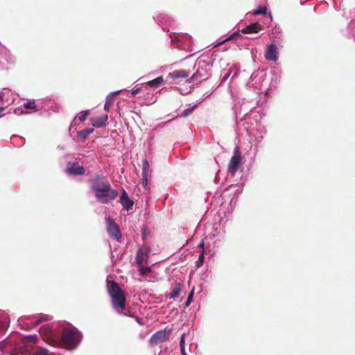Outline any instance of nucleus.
Segmentation results:
<instances>
[{"mask_svg":"<svg viewBox=\"0 0 355 355\" xmlns=\"http://www.w3.org/2000/svg\"><path fill=\"white\" fill-rule=\"evenodd\" d=\"M107 290L112 299V304L114 309L117 311L124 310L125 307V296L123 291L115 281L107 282Z\"/></svg>","mask_w":355,"mask_h":355,"instance_id":"f257e3e1","label":"nucleus"},{"mask_svg":"<svg viewBox=\"0 0 355 355\" xmlns=\"http://www.w3.org/2000/svg\"><path fill=\"white\" fill-rule=\"evenodd\" d=\"M119 195V192L113 189L111 185L101 189L95 193L97 200L103 204H107L115 200Z\"/></svg>","mask_w":355,"mask_h":355,"instance_id":"f03ea898","label":"nucleus"},{"mask_svg":"<svg viewBox=\"0 0 355 355\" xmlns=\"http://www.w3.org/2000/svg\"><path fill=\"white\" fill-rule=\"evenodd\" d=\"M23 346L15 349L11 353V355H30L32 353L33 345L36 343L35 336H27L22 339Z\"/></svg>","mask_w":355,"mask_h":355,"instance_id":"7ed1b4c3","label":"nucleus"},{"mask_svg":"<svg viewBox=\"0 0 355 355\" xmlns=\"http://www.w3.org/2000/svg\"><path fill=\"white\" fill-rule=\"evenodd\" d=\"M78 332L70 329H64L62 334V343L65 346L73 347L79 342Z\"/></svg>","mask_w":355,"mask_h":355,"instance_id":"20e7f679","label":"nucleus"},{"mask_svg":"<svg viewBox=\"0 0 355 355\" xmlns=\"http://www.w3.org/2000/svg\"><path fill=\"white\" fill-rule=\"evenodd\" d=\"M89 182L91 189L94 193L111 185L107 177L103 175H95L93 178L89 180Z\"/></svg>","mask_w":355,"mask_h":355,"instance_id":"39448f33","label":"nucleus"},{"mask_svg":"<svg viewBox=\"0 0 355 355\" xmlns=\"http://www.w3.org/2000/svg\"><path fill=\"white\" fill-rule=\"evenodd\" d=\"M234 154L232 157L229 164H228V171L229 173L234 176L236 173L238 171L239 165L241 162V153L239 150V147H236L234 149Z\"/></svg>","mask_w":355,"mask_h":355,"instance_id":"423d86ee","label":"nucleus"},{"mask_svg":"<svg viewBox=\"0 0 355 355\" xmlns=\"http://www.w3.org/2000/svg\"><path fill=\"white\" fill-rule=\"evenodd\" d=\"M107 231L109 235L116 241H119L122 234L119 225L116 223L114 219L111 218H106Z\"/></svg>","mask_w":355,"mask_h":355,"instance_id":"0eeeda50","label":"nucleus"},{"mask_svg":"<svg viewBox=\"0 0 355 355\" xmlns=\"http://www.w3.org/2000/svg\"><path fill=\"white\" fill-rule=\"evenodd\" d=\"M169 335L170 331H166V329L158 331L151 336L150 343L153 345H157L167 340Z\"/></svg>","mask_w":355,"mask_h":355,"instance_id":"6e6552de","label":"nucleus"},{"mask_svg":"<svg viewBox=\"0 0 355 355\" xmlns=\"http://www.w3.org/2000/svg\"><path fill=\"white\" fill-rule=\"evenodd\" d=\"M67 171L70 175H83L85 171L83 166L73 162L68 164Z\"/></svg>","mask_w":355,"mask_h":355,"instance_id":"1a4fd4ad","label":"nucleus"},{"mask_svg":"<svg viewBox=\"0 0 355 355\" xmlns=\"http://www.w3.org/2000/svg\"><path fill=\"white\" fill-rule=\"evenodd\" d=\"M268 60L276 61L278 59L277 47L274 44H270L268 46L267 51L265 55Z\"/></svg>","mask_w":355,"mask_h":355,"instance_id":"9d476101","label":"nucleus"},{"mask_svg":"<svg viewBox=\"0 0 355 355\" xmlns=\"http://www.w3.org/2000/svg\"><path fill=\"white\" fill-rule=\"evenodd\" d=\"M209 75L207 72V71L203 69V67L198 68V70L195 73L193 74V76L191 78V81L193 82H202L203 80H205L208 78Z\"/></svg>","mask_w":355,"mask_h":355,"instance_id":"9b49d317","label":"nucleus"},{"mask_svg":"<svg viewBox=\"0 0 355 355\" xmlns=\"http://www.w3.org/2000/svg\"><path fill=\"white\" fill-rule=\"evenodd\" d=\"M262 29V26L258 23H254L249 26H247L241 30V32L244 34L257 33Z\"/></svg>","mask_w":355,"mask_h":355,"instance_id":"f8f14e48","label":"nucleus"},{"mask_svg":"<svg viewBox=\"0 0 355 355\" xmlns=\"http://www.w3.org/2000/svg\"><path fill=\"white\" fill-rule=\"evenodd\" d=\"M108 119V116L107 114H104L101 116L91 119L92 125L95 128H101L105 125L106 121Z\"/></svg>","mask_w":355,"mask_h":355,"instance_id":"ddd939ff","label":"nucleus"},{"mask_svg":"<svg viewBox=\"0 0 355 355\" xmlns=\"http://www.w3.org/2000/svg\"><path fill=\"white\" fill-rule=\"evenodd\" d=\"M169 76L173 79H183L189 76V73L184 70L175 71L169 74Z\"/></svg>","mask_w":355,"mask_h":355,"instance_id":"4468645a","label":"nucleus"},{"mask_svg":"<svg viewBox=\"0 0 355 355\" xmlns=\"http://www.w3.org/2000/svg\"><path fill=\"white\" fill-rule=\"evenodd\" d=\"M142 177L145 178H150L151 171L150 169V165L146 159L142 161Z\"/></svg>","mask_w":355,"mask_h":355,"instance_id":"2eb2a0df","label":"nucleus"},{"mask_svg":"<svg viewBox=\"0 0 355 355\" xmlns=\"http://www.w3.org/2000/svg\"><path fill=\"white\" fill-rule=\"evenodd\" d=\"M94 128H85L81 131L78 132V137L82 141H84L87 139L88 136L94 132Z\"/></svg>","mask_w":355,"mask_h":355,"instance_id":"dca6fc26","label":"nucleus"},{"mask_svg":"<svg viewBox=\"0 0 355 355\" xmlns=\"http://www.w3.org/2000/svg\"><path fill=\"white\" fill-rule=\"evenodd\" d=\"M163 84H164V80L162 76L157 77L147 83V85L153 88H157Z\"/></svg>","mask_w":355,"mask_h":355,"instance_id":"f3484780","label":"nucleus"},{"mask_svg":"<svg viewBox=\"0 0 355 355\" xmlns=\"http://www.w3.org/2000/svg\"><path fill=\"white\" fill-rule=\"evenodd\" d=\"M120 202L123 205V207L127 210L132 209L134 205V201L131 200L129 197L120 200Z\"/></svg>","mask_w":355,"mask_h":355,"instance_id":"a211bd4d","label":"nucleus"},{"mask_svg":"<svg viewBox=\"0 0 355 355\" xmlns=\"http://www.w3.org/2000/svg\"><path fill=\"white\" fill-rule=\"evenodd\" d=\"M144 254L141 248L137 251L136 261L139 266L144 265Z\"/></svg>","mask_w":355,"mask_h":355,"instance_id":"6ab92c4d","label":"nucleus"},{"mask_svg":"<svg viewBox=\"0 0 355 355\" xmlns=\"http://www.w3.org/2000/svg\"><path fill=\"white\" fill-rule=\"evenodd\" d=\"M114 102L113 96L112 95H108L106 98V101L104 105V110L106 112L110 111L111 106L112 105Z\"/></svg>","mask_w":355,"mask_h":355,"instance_id":"aec40b11","label":"nucleus"},{"mask_svg":"<svg viewBox=\"0 0 355 355\" xmlns=\"http://www.w3.org/2000/svg\"><path fill=\"white\" fill-rule=\"evenodd\" d=\"M181 291V286L180 284H177L176 286L173 288V291L171 294V298H176L180 295V293Z\"/></svg>","mask_w":355,"mask_h":355,"instance_id":"412c9836","label":"nucleus"},{"mask_svg":"<svg viewBox=\"0 0 355 355\" xmlns=\"http://www.w3.org/2000/svg\"><path fill=\"white\" fill-rule=\"evenodd\" d=\"M267 8L266 6H259L256 10L252 12L253 15H258L260 14H266Z\"/></svg>","mask_w":355,"mask_h":355,"instance_id":"4be33fe9","label":"nucleus"},{"mask_svg":"<svg viewBox=\"0 0 355 355\" xmlns=\"http://www.w3.org/2000/svg\"><path fill=\"white\" fill-rule=\"evenodd\" d=\"M35 355H49L48 350L42 347H37Z\"/></svg>","mask_w":355,"mask_h":355,"instance_id":"5701e85b","label":"nucleus"},{"mask_svg":"<svg viewBox=\"0 0 355 355\" xmlns=\"http://www.w3.org/2000/svg\"><path fill=\"white\" fill-rule=\"evenodd\" d=\"M24 107L26 109H35L36 107L35 103L34 101H28L24 104Z\"/></svg>","mask_w":355,"mask_h":355,"instance_id":"b1692460","label":"nucleus"},{"mask_svg":"<svg viewBox=\"0 0 355 355\" xmlns=\"http://www.w3.org/2000/svg\"><path fill=\"white\" fill-rule=\"evenodd\" d=\"M205 256L204 252L202 251L200 254L198 261H196V266L198 268L200 267L204 263Z\"/></svg>","mask_w":355,"mask_h":355,"instance_id":"393cba45","label":"nucleus"},{"mask_svg":"<svg viewBox=\"0 0 355 355\" xmlns=\"http://www.w3.org/2000/svg\"><path fill=\"white\" fill-rule=\"evenodd\" d=\"M139 272L140 273L144 275H146L148 273H149L150 271H151V269L150 267L148 266H146V267H144L143 266H139Z\"/></svg>","mask_w":355,"mask_h":355,"instance_id":"a878e982","label":"nucleus"},{"mask_svg":"<svg viewBox=\"0 0 355 355\" xmlns=\"http://www.w3.org/2000/svg\"><path fill=\"white\" fill-rule=\"evenodd\" d=\"M89 114V111H85L79 117L78 119L80 121L83 122L85 121L87 116Z\"/></svg>","mask_w":355,"mask_h":355,"instance_id":"bb28decb","label":"nucleus"},{"mask_svg":"<svg viewBox=\"0 0 355 355\" xmlns=\"http://www.w3.org/2000/svg\"><path fill=\"white\" fill-rule=\"evenodd\" d=\"M123 310H118V313L121 315H123L124 316H130V317H135V315L133 314H132L131 311L130 310H128V311H125V312H123L122 311Z\"/></svg>","mask_w":355,"mask_h":355,"instance_id":"cd10ccee","label":"nucleus"},{"mask_svg":"<svg viewBox=\"0 0 355 355\" xmlns=\"http://www.w3.org/2000/svg\"><path fill=\"white\" fill-rule=\"evenodd\" d=\"M193 291H192L189 294V296L187 297V300L185 302V305L186 306H189L191 304V302H192V300H193Z\"/></svg>","mask_w":355,"mask_h":355,"instance_id":"c85d7f7f","label":"nucleus"},{"mask_svg":"<svg viewBox=\"0 0 355 355\" xmlns=\"http://www.w3.org/2000/svg\"><path fill=\"white\" fill-rule=\"evenodd\" d=\"M142 90L141 87H137L135 89H133L131 92V96H135L137 94H139Z\"/></svg>","mask_w":355,"mask_h":355,"instance_id":"c756f323","label":"nucleus"},{"mask_svg":"<svg viewBox=\"0 0 355 355\" xmlns=\"http://www.w3.org/2000/svg\"><path fill=\"white\" fill-rule=\"evenodd\" d=\"M193 110H194V107H190V108H188V109L185 110L184 111V114H183V115H184V116H189V114H191L193 112Z\"/></svg>","mask_w":355,"mask_h":355,"instance_id":"7c9ffc66","label":"nucleus"},{"mask_svg":"<svg viewBox=\"0 0 355 355\" xmlns=\"http://www.w3.org/2000/svg\"><path fill=\"white\" fill-rule=\"evenodd\" d=\"M236 35H239V33H234V34H232L231 36H230V37H229L227 39H226L225 40H224V41H223V42H219V43L217 44V46H219V45H220V44H223L225 42H226V41H227V40H232V39H234V38H235V37H236Z\"/></svg>","mask_w":355,"mask_h":355,"instance_id":"2f4dec72","label":"nucleus"},{"mask_svg":"<svg viewBox=\"0 0 355 355\" xmlns=\"http://www.w3.org/2000/svg\"><path fill=\"white\" fill-rule=\"evenodd\" d=\"M148 178H145L142 177V185L145 189H147L148 187Z\"/></svg>","mask_w":355,"mask_h":355,"instance_id":"473e14b6","label":"nucleus"},{"mask_svg":"<svg viewBox=\"0 0 355 355\" xmlns=\"http://www.w3.org/2000/svg\"><path fill=\"white\" fill-rule=\"evenodd\" d=\"M128 197L129 196H128V194L127 193V192L124 189H123L122 190V195L120 197V200H123L124 198H128Z\"/></svg>","mask_w":355,"mask_h":355,"instance_id":"72a5a7b5","label":"nucleus"},{"mask_svg":"<svg viewBox=\"0 0 355 355\" xmlns=\"http://www.w3.org/2000/svg\"><path fill=\"white\" fill-rule=\"evenodd\" d=\"M184 345V334H183L182 336H181V339H180V347L183 349V347Z\"/></svg>","mask_w":355,"mask_h":355,"instance_id":"f704fd0d","label":"nucleus"},{"mask_svg":"<svg viewBox=\"0 0 355 355\" xmlns=\"http://www.w3.org/2000/svg\"><path fill=\"white\" fill-rule=\"evenodd\" d=\"M136 320V321L140 324V325H143V322H142V319L139 317H137V316H135L134 317Z\"/></svg>","mask_w":355,"mask_h":355,"instance_id":"c9c22d12","label":"nucleus"},{"mask_svg":"<svg viewBox=\"0 0 355 355\" xmlns=\"http://www.w3.org/2000/svg\"><path fill=\"white\" fill-rule=\"evenodd\" d=\"M46 320V318H44L42 317L40 319H39L37 321H36V322H35V325H38V324H40L42 321Z\"/></svg>","mask_w":355,"mask_h":355,"instance_id":"e433bc0d","label":"nucleus"},{"mask_svg":"<svg viewBox=\"0 0 355 355\" xmlns=\"http://www.w3.org/2000/svg\"><path fill=\"white\" fill-rule=\"evenodd\" d=\"M15 113L17 114H19V113H21V114L24 113V112L22 110H21L20 109H15Z\"/></svg>","mask_w":355,"mask_h":355,"instance_id":"4c0bfd02","label":"nucleus"},{"mask_svg":"<svg viewBox=\"0 0 355 355\" xmlns=\"http://www.w3.org/2000/svg\"><path fill=\"white\" fill-rule=\"evenodd\" d=\"M119 93H120V91H117V92H113V93L110 94V95H112L113 98H114V96H116V95L119 94Z\"/></svg>","mask_w":355,"mask_h":355,"instance_id":"58836bf2","label":"nucleus"},{"mask_svg":"<svg viewBox=\"0 0 355 355\" xmlns=\"http://www.w3.org/2000/svg\"><path fill=\"white\" fill-rule=\"evenodd\" d=\"M230 75V73H227V74H225V75L224 76V77L223 78V81L226 80L229 78Z\"/></svg>","mask_w":355,"mask_h":355,"instance_id":"ea45409f","label":"nucleus"},{"mask_svg":"<svg viewBox=\"0 0 355 355\" xmlns=\"http://www.w3.org/2000/svg\"><path fill=\"white\" fill-rule=\"evenodd\" d=\"M204 246H205L204 241H201L200 243L199 244L198 247L200 248H203Z\"/></svg>","mask_w":355,"mask_h":355,"instance_id":"a19ab883","label":"nucleus"},{"mask_svg":"<svg viewBox=\"0 0 355 355\" xmlns=\"http://www.w3.org/2000/svg\"><path fill=\"white\" fill-rule=\"evenodd\" d=\"M181 352H182V355H186L185 352H184V347H183V349L181 348Z\"/></svg>","mask_w":355,"mask_h":355,"instance_id":"79ce46f5","label":"nucleus"},{"mask_svg":"<svg viewBox=\"0 0 355 355\" xmlns=\"http://www.w3.org/2000/svg\"><path fill=\"white\" fill-rule=\"evenodd\" d=\"M149 252H150V249H148H148L146 250V256H148V254L149 253Z\"/></svg>","mask_w":355,"mask_h":355,"instance_id":"37998d69","label":"nucleus"},{"mask_svg":"<svg viewBox=\"0 0 355 355\" xmlns=\"http://www.w3.org/2000/svg\"><path fill=\"white\" fill-rule=\"evenodd\" d=\"M3 95L0 94V101H3Z\"/></svg>","mask_w":355,"mask_h":355,"instance_id":"c03bdc74","label":"nucleus"}]
</instances>
